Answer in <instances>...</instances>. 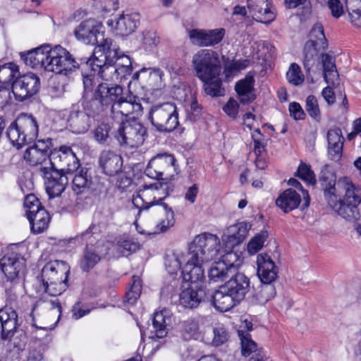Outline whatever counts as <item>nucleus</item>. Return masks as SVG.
<instances>
[{"mask_svg": "<svg viewBox=\"0 0 361 361\" xmlns=\"http://www.w3.org/2000/svg\"><path fill=\"white\" fill-rule=\"evenodd\" d=\"M51 147L52 140L51 138L39 140L34 145L25 150L23 156L24 159L30 166L37 167L40 174L42 168L49 167Z\"/></svg>", "mask_w": 361, "mask_h": 361, "instance_id": "13", "label": "nucleus"}, {"mask_svg": "<svg viewBox=\"0 0 361 361\" xmlns=\"http://www.w3.org/2000/svg\"><path fill=\"white\" fill-rule=\"evenodd\" d=\"M106 255L103 250V243H97L95 246L86 245L81 259L80 267L84 272H89L92 270Z\"/></svg>", "mask_w": 361, "mask_h": 361, "instance_id": "20", "label": "nucleus"}, {"mask_svg": "<svg viewBox=\"0 0 361 361\" xmlns=\"http://www.w3.org/2000/svg\"><path fill=\"white\" fill-rule=\"evenodd\" d=\"M328 155L333 161H338L343 154V140L342 131L339 128H334L327 132Z\"/></svg>", "mask_w": 361, "mask_h": 361, "instance_id": "32", "label": "nucleus"}, {"mask_svg": "<svg viewBox=\"0 0 361 361\" xmlns=\"http://www.w3.org/2000/svg\"><path fill=\"white\" fill-rule=\"evenodd\" d=\"M49 45H44L27 53H21L20 58L27 66L32 68H43L46 71V62H48Z\"/></svg>", "mask_w": 361, "mask_h": 361, "instance_id": "27", "label": "nucleus"}, {"mask_svg": "<svg viewBox=\"0 0 361 361\" xmlns=\"http://www.w3.org/2000/svg\"><path fill=\"white\" fill-rule=\"evenodd\" d=\"M75 172V174L72 180V188L75 194L79 195L88 190L92 180L91 178L87 176V169L82 168Z\"/></svg>", "mask_w": 361, "mask_h": 361, "instance_id": "40", "label": "nucleus"}, {"mask_svg": "<svg viewBox=\"0 0 361 361\" xmlns=\"http://www.w3.org/2000/svg\"><path fill=\"white\" fill-rule=\"evenodd\" d=\"M221 257L220 260L224 262L228 268L233 273L236 268L240 264L241 259L240 255L232 250V249H228L225 247L223 248V252L219 254Z\"/></svg>", "mask_w": 361, "mask_h": 361, "instance_id": "45", "label": "nucleus"}, {"mask_svg": "<svg viewBox=\"0 0 361 361\" xmlns=\"http://www.w3.org/2000/svg\"><path fill=\"white\" fill-rule=\"evenodd\" d=\"M0 322L1 326V338L4 341L10 340L18 325L16 312L7 306L1 309Z\"/></svg>", "mask_w": 361, "mask_h": 361, "instance_id": "23", "label": "nucleus"}, {"mask_svg": "<svg viewBox=\"0 0 361 361\" xmlns=\"http://www.w3.org/2000/svg\"><path fill=\"white\" fill-rule=\"evenodd\" d=\"M0 268L7 279L13 281L24 274L25 260L18 255H6L0 260Z\"/></svg>", "mask_w": 361, "mask_h": 361, "instance_id": "18", "label": "nucleus"}, {"mask_svg": "<svg viewBox=\"0 0 361 361\" xmlns=\"http://www.w3.org/2000/svg\"><path fill=\"white\" fill-rule=\"evenodd\" d=\"M286 78L288 81L294 85H298L304 81V75L300 68L295 63L290 65L286 73Z\"/></svg>", "mask_w": 361, "mask_h": 361, "instance_id": "59", "label": "nucleus"}, {"mask_svg": "<svg viewBox=\"0 0 361 361\" xmlns=\"http://www.w3.org/2000/svg\"><path fill=\"white\" fill-rule=\"evenodd\" d=\"M214 337L212 345L214 346H220L226 343L229 339L228 330L222 325H217L213 328Z\"/></svg>", "mask_w": 361, "mask_h": 361, "instance_id": "58", "label": "nucleus"}, {"mask_svg": "<svg viewBox=\"0 0 361 361\" xmlns=\"http://www.w3.org/2000/svg\"><path fill=\"white\" fill-rule=\"evenodd\" d=\"M142 35V44L146 50H152L159 43V37L154 30H145Z\"/></svg>", "mask_w": 361, "mask_h": 361, "instance_id": "63", "label": "nucleus"}, {"mask_svg": "<svg viewBox=\"0 0 361 361\" xmlns=\"http://www.w3.org/2000/svg\"><path fill=\"white\" fill-rule=\"evenodd\" d=\"M212 302L214 307L221 312H226L240 303L224 285L219 286L212 295Z\"/></svg>", "mask_w": 361, "mask_h": 361, "instance_id": "33", "label": "nucleus"}, {"mask_svg": "<svg viewBox=\"0 0 361 361\" xmlns=\"http://www.w3.org/2000/svg\"><path fill=\"white\" fill-rule=\"evenodd\" d=\"M123 89L119 85L102 82L98 85L95 94L98 96L104 104L108 108L123 96Z\"/></svg>", "mask_w": 361, "mask_h": 361, "instance_id": "30", "label": "nucleus"}, {"mask_svg": "<svg viewBox=\"0 0 361 361\" xmlns=\"http://www.w3.org/2000/svg\"><path fill=\"white\" fill-rule=\"evenodd\" d=\"M301 202L300 195L293 189H287L276 200V204L284 212L296 209Z\"/></svg>", "mask_w": 361, "mask_h": 361, "instance_id": "35", "label": "nucleus"}, {"mask_svg": "<svg viewBox=\"0 0 361 361\" xmlns=\"http://www.w3.org/2000/svg\"><path fill=\"white\" fill-rule=\"evenodd\" d=\"M284 6L288 9L300 8L304 15H310L312 11L311 0H284Z\"/></svg>", "mask_w": 361, "mask_h": 361, "instance_id": "56", "label": "nucleus"}, {"mask_svg": "<svg viewBox=\"0 0 361 361\" xmlns=\"http://www.w3.org/2000/svg\"><path fill=\"white\" fill-rule=\"evenodd\" d=\"M223 252L219 238L214 234L203 233L195 237L189 246L188 255L205 262H209Z\"/></svg>", "mask_w": 361, "mask_h": 361, "instance_id": "5", "label": "nucleus"}, {"mask_svg": "<svg viewBox=\"0 0 361 361\" xmlns=\"http://www.w3.org/2000/svg\"><path fill=\"white\" fill-rule=\"evenodd\" d=\"M140 16L137 13L121 15L116 20V30L121 35H128L133 32L139 23Z\"/></svg>", "mask_w": 361, "mask_h": 361, "instance_id": "36", "label": "nucleus"}, {"mask_svg": "<svg viewBox=\"0 0 361 361\" xmlns=\"http://www.w3.org/2000/svg\"><path fill=\"white\" fill-rule=\"evenodd\" d=\"M140 247L138 243L133 238H121L116 243L117 250L122 255H128L137 250Z\"/></svg>", "mask_w": 361, "mask_h": 361, "instance_id": "54", "label": "nucleus"}, {"mask_svg": "<svg viewBox=\"0 0 361 361\" xmlns=\"http://www.w3.org/2000/svg\"><path fill=\"white\" fill-rule=\"evenodd\" d=\"M224 286L229 293L240 302L250 290V281L247 276L239 272L233 276Z\"/></svg>", "mask_w": 361, "mask_h": 361, "instance_id": "22", "label": "nucleus"}, {"mask_svg": "<svg viewBox=\"0 0 361 361\" xmlns=\"http://www.w3.org/2000/svg\"><path fill=\"white\" fill-rule=\"evenodd\" d=\"M27 219L30 221L32 233H40L48 228L50 216L46 209H41Z\"/></svg>", "mask_w": 361, "mask_h": 361, "instance_id": "39", "label": "nucleus"}, {"mask_svg": "<svg viewBox=\"0 0 361 361\" xmlns=\"http://www.w3.org/2000/svg\"><path fill=\"white\" fill-rule=\"evenodd\" d=\"M113 49L114 50H119L118 46L112 39L102 38V40L98 43V46L95 48L94 54H100V57H104V55H106Z\"/></svg>", "mask_w": 361, "mask_h": 361, "instance_id": "60", "label": "nucleus"}, {"mask_svg": "<svg viewBox=\"0 0 361 361\" xmlns=\"http://www.w3.org/2000/svg\"><path fill=\"white\" fill-rule=\"evenodd\" d=\"M297 176L310 185L316 183V178L310 166L306 164L301 163L297 171Z\"/></svg>", "mask_w": 361, "mask_h": 361, "instance_id": "62", "label": "nucleus"}, {"mask_svg": "<svg viewBox=\"0 0 361 361\" xmlns=\"http://www.w3.org/2000/svg\"><path fill=\"white\" fill-rule=\"evenodd\" d=\"M69 273L70 267L64 261L55 260L46 264L42 270L39 285L36 288L37 293H47L54 297L60 295L68 286Z\"/></svg>", "mask_w": 361, "mask_h": 361, "instance_id": "1", "label": "nucleus"}, {"mask_svg": "<svg viewBox=\"0 0 361 361\" xmlns=\"http://www.w3.org/2000/svg\"><path fill=\"white\" fill-rule=\"evenodd\" d=\"M186 264L182 270V276L185 285L195 288H202L205 280L204 269L202 267L204 261H200L192 255H188Z\"/></svg>", "mask_w": 361, "mask_h": 361, "instance_id": "16", "label": "nucleus"}, {"mask_svg": "<svg viewBox=\"0 0 361 361\" xmlns=\"http://www.w3.org/2000/svg\"><path fill=\"white\" fill-rule=\"evenodd\" d=\"M163 209L166 213L165 219L157 226V231L162 233L173 227L176 222L174 212L172 208L169 204H163Z\"/></svg>", "mask_w": 361, "mask_h": 361, "instance_id": "53", "label": "nucleus"}, {"mask_svg": "<svg viewBox=\"0 0 361 361\" xmlns=\"http://www.w3.org/2000/svg\"><path fill=\"white\" fill-rule=\"evenodd\" d=\"M225 33L226 31L224 28L205 30L207 47H214L219 44L222 41Z\"/></svg>", "mask_w": 361, "mask_h": 361, "instance_id": "57", "label": "nucleus"}, {"mask_svg": "<svg viewBox=\"0 0 361 361\" xmlns=\"http://www.w3.org/2000/svg\"><path fill=\"white\" fill-rule=\"evenodd\" d=\"M276 295V289L273 283H262L254 289L251 302L255 305H264Z\"/></svg>", "mask_w": 361, "mask_h": 361, "instance_id": "37", "label": "nucleus"}, {"mask_svg": "<svg viewBox=\"0 0 361 361\" xmlns=\"http://www.w3.org/2000/svg\"><path fill=\"white\" fill-rule=\"evenodd\" d=\"M48 62H46V71L58 74H67L79 67L78 63L72 55L60 45L49 48Z\"/></svg>", "mask_w": 361, "mask_h": 361, "instance_id": "8", "label": "nucleus"}, {"mask_svg": "<svg viewBox=\"0 0 361 361\" xmlns=\"http://www.w3.org/2000/svg\"><path fill=\"white\" fill-rule=\"evenodd\" d=\"M147 118L152 126L160 133H171L179 125L177 106L172 102L152 106Z\"/></svg>", "mask_w": 361, "mask_h": 361, "instance_id": "4", "label": "nucleus"}, {"mask_svg": "<svg viewBox=\"0 0 361 361\" xmlns=\"http://www.w3.org/2000/svg\"><path fill=\"white\" fill-rule=\"evenodd\" d=\"M183 290L180 293V304L186 308H196L206 296L203 288H195L192 286L183 285Z\"/></svg>", "mask_w": 361, "mask_h": 361, "instance_id": "28", "label": "nucleus"}, {"mask_svg": "<svg viewBox=\"0 0 361 361\" xmlns=\"http://www.w3.org/2000/svg\"><path fill=\"white\" fill-rule=\"evenodd\" d=\"M268 238V232L262 231L257 233L248 243L247 249L250 255L257 253L263 247L264 243Z\"/></svg>", "mask_w": 361, "mask_h": 361, "instance_id": "52", "label": "nucleus"}, {"mask_svg": "<svg viewBox=\"0 0 361 361\" xmlns=\"http://www.w3.org/2000/svg\"><path fill=\"white\" fill-rule=\"evenodd\" d=\"M39 87V78L32 73L17 78L12 83V92L16 99L20 102L37 94Z\"/></svg>", "mask_w": 361, "mask_h": 361, "instance_id": "14", "label": "nucleus"}, {"mask_svg": "<svg viewBox=\"0 0 361 361\" xmlns=\"http://www.w3.org/2000/svg\"><path fill=\"white\" fill-rule=\"evenodd\" d=\"M68 125L73 133L80 134L87 132L90 128V119L83 111L73 107L68 118Z\"/></svg>", "mask_w": 361, "mask_h": 361, "instance_id": "34", "label": "nucleus"}, {"mask_svg": "<svg viewBox=\"0 0 361 361\" xmlns=\"http://www.w3.org/2000/svg\"><path fill=\"white\" fill-rule=\"evenodd\" d=\"M327 47V40L324 28L320 23H317L310 32V39L304 46V68L309 71L314 63V57Z\"/></svg>", "mask_w": 361, "mask_h": 361, "instance_id": "9", "label": "nucleus"}, {"mask_svg": "<svg viewBox=\"0 0 361 361\" xmlns=\"http://www.w3.org/2000/svg\"><path fill=\"white\" fill-rule=\"evenodd\" d=\"M99 166L107 176H114L121 171L122 157L111 150H104L99 159Z\"/></svg>", "mask_w": 361, "mask_h": 361, "instance_id": "26", "label": "nucleus"}, {"mask_svg": "<svg viewBox=\"0 0 361 361\" xmlns=\"http://www.w3.org/2000/svg\"><path fill=\"white\" fill-rule=\"evenodd\" d=\"M175 184L170 180L158 182L142 185L141 194L133 197V204L139 209L137 215L154 206L167 204L164 201L175 190Z\"/></svg>", "mask_w": 361, "mask_h": 361, "instance_id": "2", "label": "nucleus"}, {"mask_svg": "<svg viewBox=\"0 0 361 361\" xmlns=\"http://www.w3.org/2000/svg\"><path fill=\"white\" fill-rule=\"evenodd\" d=\"M305 109L308 114L314 119L320 118V109L317 99L314 95H309L306 99Z\"/></svg>", "mask_w": 361, "mask_h": 361, "instance_id": "64", "label": "nucleus"}, {"mask_svg": "<svg viewBox=\"0 0 361 361\" xmlns=\"http://www.w3.org/2000/svg\"><path fill=\"white\" fill-rule=\"evenodd\" d=\"M180 329L186 338H195L199 336V324L195 319H189L180 324Z\"/></svg>", "mask_w": 361, "mask_h": 361, "instance_id": "55", "label": "nucleus"}, {"mask_svg": "<svg viewBox=\"0 0 361 361\" xmlns=\"http://www.w3.org/2000/svg\"><path fill=\"white\" fill-rule=\"evenodd\" d=\"M176 160L171 154H160L154 157L149 161L145 173L149 178L158 180H168L169 177L177 173Z\"/></svg>", "mask_w": 361, "mask_h": 361, "instance_id": "7", "label": "nucleus"}, {"mask_svg": "<svg viewBox=\"0 0 361 361\" xmlns=\"http://www.w3.org/2000/svg\"><path fill=\"white\" fill-rule=\"evenodd\" d=\"M103 80L107 82H118V75H116V63H106L103 69L97 74Z\"/></svg>", "mask_w": 361, "mask_h": 361, "instance_id": "61", "label": "nucleus"}, {"mask_svg": "<svg viewBox=\"0 0 361 361\" xmlns=\"http://www.w3.org/2000/svg\"><path fill=\"white\" fill-rule=\"evenodd\" d=\"M250 228L246 222H238L228 226L222 236V240L228 249H233L246 238Z\"/></svg>", "mask_w": 361, "mask_h": 361, "instance_id": "19", "label": "nucleus"}, {"mask_svg": "<svg viewBox=\"0 0 361 361\" xmlns=\"http://www.w3.org/2000/svg\"><path fill=\"white\" fill-rule=\"evenodd\" d=\"M37 120L32 115L20 114L7 129L6 135L17 148L30 143L38 135Z\"/></svg>", "mask_w": 361, "mask_h": 361, "instance_id": "3", "label": "nucleus"}, {"mask_svg": "<svg viewBox=\"0 0 361 361\" xmlns=\"http://www.w3.org/2000/svg\"><path fill=\"white\" fill-rule=\"evenodd\" d=\"M114 217V211L109 205H103L98 208L94 215V224L99 226H106Z\"/></svg>", "mask_w": 361, "mask_h": 361, "instance_id": "46", "label": "nucleus"}, {"mask_svg": "<svg viewBox=\"0 0 361 361\" xmlns=\"http://www.w3.org/2000/svg\"><path fill=\"white\" fill-rule=\"evenodd\" d=\"M231 274H233L232 271L219 259L212 264L208 271V277L212 281L220 282L227 279Z\"/></svg>", "mask_w": 361, "mask_h": 361, "instance_id": "42", "label": "nucleus"}, {"mask_svg": "<svg viewBox=\"0 0 361 361\" xmlns=\"http://www.w3.org/2000/svg\"><path fill=\"white\" fill-rule=\"evenodd\" d=\"M327 203L338 215L348 221H354L360 218L359 204L344 202L339 195Z\"/></svg>", "mask_w": 361, "mask_h": 361, "instance_id": "31", "label": "nucleus"}, {"mask_svg": "<svg viewBox=\"0 0 361 361\" xmlns=\"http://www.w3.org/2000/svg\"><path fill=\"white\" fill-rule=\"evenodd\" d=\"M257 275L262 283H272L277 278V269L270 256L260 254L257 256Z\"/></svg>", "mask_w": 361, "mask_h": 361, "instance_id": "25", "label": "nucleus"}, {"mask_svg": "<svg viewBox=\"0 0 361 361\" xmlns=\"http://www.w3.org/2000/svg\"><path fill=\"white\" fill-rule=\"evenodd\" d=\"M238 336L240 339L241 352L244 357H248L251 355H256L257 353L264 352L262 348H258L257 343L252 340L249 332L238 331Z\"/></svg>", "mask_w": 361, "mask_h": 361, "instance_id": "41", "label": "nucleus"}, {"mask_svg": "<svg viewBox=\"0 0 361 361\" xmlns=\"http://www.w3.org/2000/svg\"><path fill=\"white\" fill-rule=\"evenodd\" d=\"M204 89L206 94L212 97H219L224 94V89L221 87V80L216 76L212 80L203 81Z\"/></svg>", "mask_w": 361, "mask_h": 361, "instance_id": "51", "label": "nucleus"}, {"mask_svg": "<svg viewBox=\"0 0 361 361\" xmlns=\"http://www.w3.org/2000/svg\"><path fill=\"white\" fill-rule=\"evenodd\" d=\"M345 6L351 22L361 27V0H345Z\"/></svg>", "mask_w": 361, "mask_h": 361, "instance_id": "47", "label": "nucleus"}, {"mask_svg": "<svg viewBox=\"0 0 361 361\" xmlns=\"http://www.w3.org/2000/svg\"><path fill=\"white\" fill-rule=\"evenodd\" d=\"M40 176L44 179L45 189L50 198L60 196L68 183L66 173L51 167L42 168Z\"/></svg>", "mask_w": 361, "mask_h": 361, "instance_id": "15", "label": "nucleus"}, {"mask_svg": "<svg viewBox=\"0 0 361 361\" xmlns=\"http://www.w3.org/2000/svg\"><path fill=\"white\" fill-rule=\"evenodd\" d=\"M192 63L197 76L202 81L214 79L221 71L219 54L212 49L199 50L193 55Z\"/></svg>", "mask_w": 361, "mask_h": 361, "instance_id": "6", "label": "nucleus"}, {"mask_svg": "<svg viewBox=\"0 0 361 361\" xmlns=\"http://www.w3.org/2000/svg\"><path fill=\"white\" fill-rule=\"evenodd\" d=\"M255 79L252 75H247L244 79L238 81L235 90L239 96L240 102L248 103L254 99L252 92L254 90Z\"/></svg>", "mask_w": 361, "mask_h": 361, "instance_id": "38", "label": "nucleus"}, {"mask_svg": "<svg viewBox=\"0 0 361 361\" xmlns=\"http://www.w3.org/2000/svg\"><path fill=\"white\" fill-rule=\"evenodd\" d=\"M100 230L94 223H92L88 228L75 236V239L81 243L85 242L86 245L95 246L96 243H101L97 240Z\"/></svg>", "mask_w": 361, "mask_h": 361, "instance_id": "43", "label": "nucleus"}, {"mask_svg": "<svg viewBox=\"0 0 361 361\" xmlns=\"http://www.w3.org/2000/svg\"><path fill=\"white\" fill-rule=\"evenodd\" d=\"M83 106L85 113H86L89 117H94L95 116L101 115L108 109V107L104 104L102 99L96 95L94 98L85 102Z\"/></svg>", "mask_w": 361, "mask_h": 361, "instance_id": "44", "label": "nucleus"}, {"mask_svg": "<svg viewBox=\"0 0 361 361\" xmlns=\"http://www.w3.org/2000/svg\"><path fill=\"white\" fill-rule=\"evenodd\" d=\"M49 167L66 174L73 173L79 169L80 161L72 149L61 146L51 150L49 157Z\"/></svg>", "mask_w": 361, "mask_h": 361, "instance_id": "11", "label": "nucleus"}, {"mask_svg": "<svg viewBox=\"0 0 361 361\" xmlns=\"http://www.w3.org/2000/svg\"><path fill=\"white\" fill-rule=\"evenodd\" d=\"M166 319L169 318H166L164 311L157 312L154 314L152 325L156 336L159 338H162L167 334Z\"/></svg>", "mask_w": 361, "mask_h": 361, "instance_id": "49", "label": "nucleus"}, {"mask_svg": "<svg viewBox=\"0 0 361 361\" xmlns=\"http://www.w3.org/2000/svg\"><path fill=\"white\" fill-rule=\"evenodd\" d=\"M116 75H118V81L125 79L127 75L132 73L133 68L130 58L123 54L120 61L116 63Z\"/></svg>", "mask_w": 361, "mask_h": 361, "instance_id": "50", "label": "nucleus"}, {"mask_svg": "<svg viewBox=\"0 0 361 361\" xmlns=\"http://www.w3.org/2000/svg\"><path fill=\"white\" fill-rule=\"evenodd\" d=\"M319 181L323 188L324 195L327 202L332 201V199L339 195L337 194L336 190L338 182L336 176L329 165L326 164L322 166Z\"/></svg>", "mask_w": 361, "mask_h": 361, "instance_id": "24", "label": "nucleus"}, {"mask_svg": "<svg viewBox=\"0 0 361 361\" xmlns=\"http://www.w3.org/2000/svg\"><path fill=\"white\" fill-rule=\"evenodd\" d=\"M115 135L121 146L137 147L141 145L147 136V129L140 123L136 121L121 123Z\"/></svg>", "mask_w": 361, "mask_h": 361, "instance_id": "12", "label": "nucleus"}, {"mask_svg": "<svg viewBox=\"0 0 361 361\" xmlns=\"http://www.w3.org/2000/svg\"><path fill=\"white\" fill-rule=\"evenodd\" d=\"M337 194L344 202L360 204L361 203V188L355 185L350 178H341L337 182Z\"/></svg>", "mask_w": 361, "mask_h": 361, "instance_id": "21", "label": "nucleus"}, {"mask_svg": "<svg viewBox=\"0 0 361 361\" xmlns=\"http://www.w3.org/2000/svg\"><path fill=\"white\" fill-rule=\"evenodd\" d=\"M142 111V104L137 96L129 94L126 97L123 96L115 103H113L111 108V116L118 123H124V120L135 118Z\"/></svg>", "mask_w": 361, "mask_h": 361, "instance_id": "10", "label": "nucleus"}, {"mask_svg": "<svg viewBox=\"0 0 361 361\" xmlns=\"http://www.w3.org/2000/svg\"><path fill=\"white\" fill-rule=\"evenodd\" d=\"M268 0H247V7L252 18L257 22L269 23L274 19L268 6Z\"/></svg>", "mask_w": 361, "mask_h": 361, "instance_id": "29", "label": "nucleus"}, {"mask_svg": "<svg viewBox=\"0 0 361 361\" xmlns=\"http://www.w3.org/2000/svg\"><path fill=\"white\" fill-rule=\"evenodd\" d=\"M111 126L106 123L98 124L92 131L93 137L100 145L107 144L111 138Z\"/></svg>", "mask_w": 361, "mask_h": 361, "instance_id": "48", "label": "nucleus"}, {"mask_svg": "<svg viewBox=\"0 0 361 361\" xmlns=\"http://www.w3.org/2000/svg\"><path fill=\"white\" fill-rule=\"evenodd\" d=\"M102 25L94 19L84 20L78 25L74 35L78 40L86 44H95L99 43L97 36L100 34Z\"/></svg>", "mask_w": 361, "mask_h": 361, "instance_id": "17", "label": "nucleus"}]
</instances>
